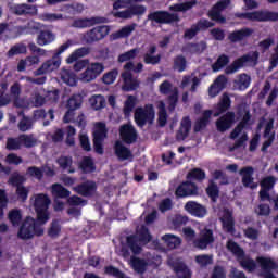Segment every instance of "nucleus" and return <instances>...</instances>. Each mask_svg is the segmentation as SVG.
Instances as JSON below:
<instances>
[{"label": "nucleus", "mask_w": 278, "mask_h": 278, "mask_svg": "<svg viewBox=\"0 0 278 278\" xmlns=\"http://www.w3.org/2000/svg\"><path fill=\"white\" fill-rule=\"evenodd\" d=\"M207 175L200 167H194L188 172L185 181L180 182L175 190L176 199H187V197H199V186L203 184ZM197 181V182H194Z\"/></svg>", "instance_id": "obj_1"}, {"label": "nucleus", "mask_w": 278, "mask_h": 278, "mask_svg": "<svg viewBox=\"0 0 278 278\" xmlns=\"http://www.w3.org/2000/svg\"><path fill=\"white\" fill-rule=\"evenodd\" d=\"M42 225L45 224H41L37 217L28 216L20 226L17 237L20 240H31L34 236H43L45 228H42Z\"/></svg>", "instance_id": "obj_2"}, {"label": "nucleus", "mask_w": 278, "mask_h": 278, "mask_svg": "<svg viewBox=\"0 0 278 278\" xmlns=\"http://www.w3.org/2000/svg\"><path fill=\"white\" fill-rule=\"evenodd\" d=\"M73 47V40L68 39L65 43L61 45L52 59L42 63V65L35 71V76L40 77V75H47V73H52V71H56L60 68V64H62V60H60V55L71 49Z\"/></svg>", "instance_id": "obj_3"}, {"label": "nucleus", "mask_w": 278, "mask_h": 278, "mask_svg": "<svg viewBox=\"0 0 278 278\" xmlns=\"http://www.w3.org/2000/svg\"><path fill=\"white\" fill-rule=\"evenodd\" d=\"M226 247L228 251H230V253L237 257L243 270H247L248 273H254V270L257 268V263L244 254V249H242L240 244L233 240H228Z\"/></svg>", "instance_id": "obj_4"}, {"label": "nucleus", "mask_w": 278, "mask_h": 278, "mask_svg": "<svg viewBox=\"0 0 278 278\" xmlns=\"http://www.w3.org/2000/svg\"><path fill=\"white\" fill-rule=\"evenodd\" d=\"M235 18L252 21L256 23H277L278 12L268 10L253 11L247 13L237 12L235 13Z\"/></svg>", "instance_id": "obj_5"}, {"label": "nucleus", "mask_w": 278, "mask_h": 278, "mask_svg": "<svg viewBox=\"0 0 278 278\" xmlns=\"http://www.w3.org/2000/svg\"><path fill=\"white\" fill-rule=\"evenodd\" d=\"M49 205H51V199L45 193H39L35 198V212L37 214V220L41 225H47L51 219V213L49 212Z\"/></svg>", "instance_id": "obj_6"}, {"label": "nucleus", "mask_w": 278, "mask_h": 278, "mask_svg": "<svg viewBox=\"0 0 278 278\" xmlns=\"http://www.w3.org/2000/svg\"><path fill=\"white\" fill-rule=\"evenodd\" d=\"M135 123L137 127H144L146 125H153L155 121V108L153 104H146L144 106H138L135 110Z\"/></svg>", "instance_id": "obj_7"}, {"label": "nucleus", "mask_w": 278, "mask_h": 278, "mask_svg": "<svg viewBox=\"0 0 278 278\" xmlns=\"http://www.w3.org/2000/svg\"><path fill=\"white\" fill-rule=\"evenodd\" d=\"M92 138L94 153H97L98 155H103V153H105V148L103 144L108 139V126L105 125V123H96Z\"/></svg>", "instance_id": "obj_8"}, {"label": "nucleus", "mask_w": 278, "mask_h": 278, "mask_svg": "<svg viewBox=\"0 0 278 278\" xmlns=\"http://www.w3.org/2000/svg\"><path fill=\"white\" fill-rule=\"evenodd\" d=\"M86 55H90V48L81 47L76 49L70 56L66 59L67 64H74V71L79 73V71H84L90 61L88 59L79 60V58H86Z\"/></svg>", "instance_id": "obj_9"}, {"label": "nucleus", "mask_w": 278, "mask_h": 278, "mask_svg": "<svg viewBox=\"0 0 278 278\" xmlns=\"http://www.w3.org/2000/svg\"><path fill=\"white\" fill-rule=\"evenodd\" d=\"M148 21L156 23L157 25H173V23H179L180 18L177 13L159 10L148 14Z\"/></svg>", "instance_id": "obj_10"}, {"label": "nucleus", "mask_w": 278, "mask_h": 278, "mask_svg": "<svg viewBox=\"0 0 278 278\" xmlns=\"http://www.w3.org/2000/svg\"><path fill=\"white\" fill-rule=\"evenodd\" d=\"M260 60V52L254 51L249 54H244L238 59H236L230 65L226 66L225 73L226 75H233V73H238L240 68L244 66L247 62H255Z\"/></svg>", "instance_id": "obj_11"}, {"label": "nucleus", "mask_w": 278, "mask_h": 278, "mask_svg": "<svg viewBox=\"0 0 278 278\" xmlns=\"http://www.w3.org/2000/svg\"><path fill=\"white\" fill-rule=\"evenodd\" d=\"M110 34V26H97L87 31L83 40L86 42V45H94V42H99L100 40H103L105 36Z\"/></svg>", "instance_id": "obj_12"}, {"label": "nucleus", "mask_w": 278, "mask_h": 278, "mask_svg": "<svg viewBox=\"0 0 278 278\" xmlns=\"http://www.w3.org/2000/svg\"><path fill=\"white\" fill-rule=\"evenodd\" d=\"M231 5V0H220L218 1L212 10L208 12L211 21L225 25L227 23V17L223 16V11L227 10Z\"/></svg>", "instance_id": "obj_13"}, {"label": "nucleus", "mask_w": 278, "mask_h": 278, "mask_svg": "<svg viewBox=\"0 0 278 278\" xmlns=\"http://www.w3.org/2000/svg\"><path fill=\"white\" fill-rule=\"evenodd\" d=\"M103 71H105V65H103V63H90L88 64L86 71L80 75V79L81 81L86 83L94 81V79H97V77H99Z\"/></svg>", "instance_id": "obj_14"}, {"label": "nucleus", "mask_w": 278, "mask_h": 278, "mask_svg": "<svg viewBox=\"0 0 278 278\" xmlns=\"http://www.w3.org/2000/svg\"><path fill=\"white\" fill-rule=\"evenodd\" d=\"M73 190L74 192H76V194H79L80 197H85L86 199H92V197L97 194L98 186L97 182L93 180H86L76 185Z\"/></svg>", "instance_id": "obj_15"}, {"label": "nucleus", "mask_w": 278, "mask_h": 278, "mask_svg": "<svg viewBox=\"0 0 278 278\" xmlns=\"http://www.w3.org/2000/svg\"><path fill=\"white\" fill-rule=\"evenodd\" d=\"M275 184H277V178H275V176H266L261 180V190L258 192L260 201H273L270 190L275 188Z\"/></svg>", "instance_id": "obj_16"}, {"label": "nucleus", "mask_w": 278, "mask_h": 278, "mask_svg": "<svg viewBox=\"0 0 278 278\" xmlns=\"http://www.w3.org/2000/svg\"><path fill=\"white\" fill-rule=\"evenodd\" d=\"M138 242L140 241L138 240V237L136 235L128 236L126 238V247L122 248L123 257H129L131 253L134 255H140V253H142V247H140ZM129 250L131 251V253L129 252Z\"/></svg>", "instance_id": "obj_17"}, {"label": "nucleus", "mask_w": 278, "mask_h": 278, "mask_svg": "<svg viewBox=\"0 0 278 278\" xmlns=\"http://www.w3.org/2000/svg\"><path fill=\"white\" fill-rule=\"evenodd\" d=\"M144 12H147V7L142 4H132L125 11H117L113 13V16H115V18L128 20L134 18V16H142Z\"/></svg>", "instance_id": "obj_18"}, {"label": "nucleus", "mask_w": 278, "mask_h": 278, "mask_svg": "<svg viewBox=\"0 0 278 278\" xmlns=\"http://www.w3.org/2000/svg\"><path fill=\"white\" fill-rule=\"evenodd\" d=\"M208 244H214V231L210 228H204L200 232V237L193 241V247L200 249V251H205Z\"/></svg>", "instance_id": "obj_19"}, {"label": "nucleus", "mask_w": 278, "mask_h": 278, "mask_svg": "<svg viewBox=\"0 0 278 278\" xmlns=\"http://www.w3.org/2000/svg\"><path fill=\"white\" fill-rule=\"evenodd\" d=\"M121 139L125 144H134L138 141V131L131 124H124L119 127Z\"/></svg>", "instance_id": "obj_20"}, {"label": "nucleus", "mask_w": 278, "mask_h": 278, "mask_svg": "<svg viewBox=\"0 0 278 278\" xmlns=\"http://www.w3.org/2000/svg\"><path fill=\"white\" fill-rule=\"evenodd\" d=\"M236 123V113L228 111L226 114L222 115L216 122V129L219 134H225L228 129H231Z\"/></svg>", "instance_id": "obj_21"}, {"label": "nucleus", "mask_w": 278, "mask_h": 278, "mask_svg": "<svg viewBox=\"0 0 278 278\" xmlns=\"http://www.w3.org/2000/svg\"><path fill=\"white\" fill-rule=\"evenodd\" d=\"M222 223V228L226 233H236V217H233V212L229 208H225L223 216L219 218Z\"/></svg>", "instance_id": "obj_22"}, {"label": "nucleus", "mask_w": 278, "mask_h": 278, "mask_svg": "<svg viewBox=\"0 0 278 278\" xmlns=\"http://www.w3.org/2000/svg\"><path fill=\"white\" fill-rule=\"evenodd\" d=\"M103 23H108V18L101 16L94 17H84L74 20L72 27H76L77 29H86V27H94V25H101Z\"/></svg>", "instance_id": "obj_23"}, {"label": "nucleus", "mask_w": 278, "mask_h": 278, "mask_svg": "<svg viewBox=\"0 0 278 278\" xmlns=\"http://www.w3.org/2000/svg\"><path fill=\"white\" fill-rule=\"evenodd\" d=\"M255 168H253V166H245L239 170L244 188H250L251 190L257 188V182H255V178H253Z\"/></svg>", "instance_id": "obj_24"}, {"label": "nucleus", "mask_w": 278, "mask_h": 278, "mask_svg": "<svg viewBox=\"0 0 278 278\" xmlns=\"http://www.w3.org/2000/svg\"><path fill=\"white\" fill-rule=\"evenodd\" d=\"M185 212L195 218H205L207 216V207L197 201H188L185 204Z\"/></svg>", "instance_id": "obj_25"}, {"label": "nucleus", "mask_w": 278, "mask_h": 278, "mask_svg": "<svg viewBox=\"0 0 278 278\" xmlns=\"http://www.w3.org/2000/svg\"><path fill=\"white\" fill-rule=\"evenodd\" d=\"M12 12L15 16H36L38 7L28 3L15 4L12 7Z\"/></svg>", "instance_id": "obj_26"}, {"label": "nucleus", "mask_w": 278, "mask_h": 278, "mask_svg": "<svg viewBox=\"0 0 278 278\" xmlns=\"http://www.w3.org/2000/svg\"><path fill=\"white\" fill-rule=\"evenodd\" d=\"M192 129V121L190 119V116H185L181 122L179 129L176 132V140L178 142H181L190 136V131Z\"/></svg>", "instance_id": "obj_27"}, {"label": "nucleus", "mask_w": 278, "mask_h": 278, "mask_svg": "<svg viewBox=\"0 0 278 278\" xmlns=\"http://www.w3.org/2000/svg\"><path fill=\"white\" fill-rule=\"evenodd\" d=\"M29 27L27 26H14V25H8L7 23L0 24V36L3 34V31L8 30L11 38H20V36H23L27 34V30Z\"/></svg>", "instance_id": "obj_28"}, {"label": "nucleus", "mask_w": 278, "mask_h": 278, "mask_svg": "<svg viewBox=\"0 0 278 278\" xmlns=\"http://www.w3.org/2000/svg\"><path fill=\"white\" fill-rule=\"evenodd\" d=\"M113 149H114V154L122 162H125V160H129V157H134L131 150L125 147V144H123V141H119V140L115 141Z\"/></svg>", "instance_id": "obj_29"}, {"label": "nucleus", "mask_w": 278, "mask_h": 278, "mask_svg": "<svg viewBox=\"0 0 278 278\" xmlns=\"http://www.w3.org/2000/svg\"><path fill=\"white\" fill-rule=\"evenodd\" d=\"M250 36H253V29L249 27H243L239 30H235L228 35V40L231 42H242V40H247V38H250Z\"/></svg>", "instance_id": "obj_30"}, {"label": "nucleus", "mask_w": 278, "mask_h": 278, "mask_svg": "<svg viewBox=\"0 0 278 278\" xmlns=\"http://www.w3.org/2000/svg\"><path fill=\"white\" fill-rule=\"evenodd\" d=\"M130 266L138 275H144V273H147V266H149V263L144 258L132 255L130 256Z\"/></svg>", "instance_id": "obj_31"}, {"label": "nucleus", "mask_w": 278, "mask_h": 278, "mask_svg": "<svg viewBox=\"0 0 278 278\" xmlns=\"http://www.w3.org/2000/svg\"><path fill=\"white\" fill-rule=\"evenodd\" d=\"M56 164L60 166L62 170H67V173H75V168L73 167V156L71 155H61L56 159Z\"/></svg>", "instance_id": "obj_32"}, {"label": "nucleus", "mask_w": 278, "mask_h": 278, "mask_svg": "<svg viewBox=\"0 0 278 278\" xmlns=\"http://www.w3.org/2000/svg\"><path fill=\"white\" fill-rule=\"evenodd\" d=\"M205 49H207V43L205 41H200L198 43H187L184 47V51H187V53H191L192 55H201Z\"/></svg>", "instance_id": "obj_33"}, {"label": "nucleus", "mask_w": 278, "mask_h": 278, "mask_svg": "<svg viewBox=\"0 0 278 278\" xmlns=\"http://www.w3.org/2000/svg\"><path fill=\"white\" fill-rule=\"evenodd\" d=\"M55 40V34L51 30H40L38 37H37V45L39 47H45L47 45H51Z\"/></svg>", "instance_id": "obj_34"}, {"label": "nucleus", "mask_w": 278, "mask_h": 278, "mask_svg": "<svg viewBox=\"0 0 278 278\" xmlns=\"http://www.w3.org/2000/svg\"><path fill=\"white\" fill-rule=\"evenodd\" d=\"M206 194L211 199L213 203H216L218 201V197L220 194V189L218 188V185L214 180H208V186L206 188Z\"/></svg>", "instance_id": "obj_35"}, {"label": "nucleus", "mask_w": 278, "mask_h": 278, "mask_svg": "<svg viewBox=\"0 0 278 278\" xmlns=\"http://www.w3.org/2000/svg\"><path fill=\"white\" fill-rule=\"evenodd\" d=\"M174 270L179 278H192L190 268L185 263L178 262L174 264Z\"/></svg>", "instance_id": "obj_36"}, {"label": "nucleus", "mask_w": 278, "mask_h": 278, "mask_svg": "<svg viewBox=\"0 0 278 278\" xmlns=\"http://www.w3.org/2000/svg\"><path fill=\"white\" fill-rule=\"evenodd\" d=\"M135 236L137 237V240L141 242V244H149V242L153 240V237L151 236V232L147 226H141Z\"/></svg>", "instance_id": "obj_37"}, {"label": "nucleus", "mask_w": 278, "mask_h": 278, "mask_svg": "<svg viewBox=\"0 0 278 278\" xmlns=\"http://www.w3.org/2000/svg\"><path fill=\"white\" fill-rule=\"evenodd\" d=\"M9 222L13 227H21V223L23 222V213L21 210L13 208L8 214Z\"/></svg>", "instance_id": "obj_38"}, {"label": "nucleus", "mask_w": 278, "mask_h": 278, "mask_svg": "<svg viewBox=\"0 0 278 278\" xmlns=\"http://www.w3.org/2000/svg\"><path fill=\"white\" fill-rule=\"evenodd\" d=\"M52 194L58 199H68L71 197V191L61 184H54L52 185Z\"/></svg>", "instance_id": "obj_39"}, {"label": "nucleus", "mask_w": 278, "mask_h": 278, "mask_svg": "<svg viewBox=\"0 0 278 278\" xmlns=\"http://www.w3.org/2000/svg\"><path fill=\"white\" fill-rule=\"evenodd\" d=\"M162 240L165 242L167 249H177L181 244V238L170 233L164 235Z\"/></svg>", "instance_id": "obj_40"}, {"label": "nucleus", "mask_w": 278, "mask_h": 278, "mask_svg": "<svg viewBox=\"0 0 278 278\" xmlns=\"http://www.w3.org/2000/svg\"><path fill=\"white\" fill-rule=\"evenodd\" d=\"M81 103H84V98L81 97V94L77 93V94H73L68 100H67V104L66 108L67 110H79V108H81Z\"/></svg>", "instance_id": "obj_41"}, {"label": "nucleus", "mask_w": 278, "mask_h": 278, "mask_svg": "<svg viewBox=\"0 0 278 278\" xmlns=\"http://www.w3.org/2000/svg\"><path fill=\"white\" fill-rule=\"evenodd\" d=\"M26 175L37 179L38 181H42L45 178V167L30 166L26 169Z\"/></svg>", "instance_id": "obj_42"}, {"label": "nucleus", "mask_w": 278, "mask_h": 278, "mask_svg": "<svg viewBox=\"0 0 278 278\" xmlns=\"http://www.w3.org/2000/svg\"><path fill=\"white\" fill-rule=\"evenodd\" d=\"M79 168L83 170V173H94L97 170V166H94V161H92V157L85 156L83 161L79 164Z\"/></svg>", "instance_id": "obj_43"}, {"label": "nucleus", "mask_w": 278, "mask_h": 278, "mask_svg": "<svg viewBox=\"0 0 278 278\" xmlns=\"http://www.w3.org/2000/svg\"><path fill=\"white\" fill-rule=\"evenodd\" d=\"M188 66V61L186 60V56L184 54L176 55L174 58V71H177L178 73H184Z\"/></svg>", "instance_id": "obj_44"}, {"label": "nucleus", "mask_w": 278, "mask_h": 278, "mask_svg": "<svg viewBox=\"0 0 278 278\" xmlns=\"http://www.w3.org/2000/svg\"><path fill=\"white\" fill-rule=\"evenodd\" d=\"M137 27H138V24L136 23L122 27L119 30L116 31V38H129L131 34L136 31Z\"/></svg>", "instance_id": "obj_45"}, {"label": "nucleus", "mask_w": 278, "mask_h": 278, "mask_svg": "<svg viewBox=\"0 0 278 278\" xmlns=\"http://www.w3.org/2000/svg\"><path fill=\"white\" fill-rule=\"evenodd\" d=\"M27 179L25 176L20 175L18 172H14L10 177L8 184L13 186V188H21Z\"/></svg>", "instance_id": "obj_46"}, {"label": "nucleus", "mask_w": 278, "mask_h": 278, "mask_svg": "<svg viewBox=\"0 0 278 278\" xmlns=\"http://www.w3.org/2000/svg\"><path fill=\"white\" fill-rule=\"evenodd\" d=\"M27 53V46L25 43H16L10 48L7 52L8 58H14V55H23Z\"/></svg>", "instance_id": "obj_47"}, {"label": "nucleus", "mask_w": 278, "mask_h": 278, "mask_svg": "<svg viewBox=\"0 0 278 278\" xmlns=\"http://www.w3.org/2000/svg\"><path fill=\"white\" fill-rule=\"evenodd\" d=\"M62 233V225L60 224V219H53L48 229L49 238H58Z\"/></svg>", "instance_id": "obj_48"}, {"label": "nucleus", "mask_w": 278, "mask_h": 278, "mask_svg": "<svg viewBox=\"0 0 278 278\" xmlns=\"http://www.w3.org/2000/svg\"><path fill=\"white\" fill-rule=\"evenodd\" d=\"M157 123L160 127H166V123H168V113L166 112V104L164 102H161L159 105Z\"/></svg>", "instance_id": "obj_49"}, {"label": "nucleus", "mask_w": 278, "mask_h": 278, "mask_svg": "<svg viewBox=\"0 0 278 278\" xmlns=\"http://www.w3.org/2000/svg\"><path fill=\"white\" fill-rule=\"evenodd\" d=\"M89 103L93 110H103L105 108V97L101 94L92 96L89 99Z\"/></svg>", "instance_id": "obj_50"}, {"label": "nucleus", "mask_w": 278, "mask_h": 278, "mask_svg": "<svg viewBox=\"0 0 278 278\" xmlns=\"http://www.w3.org/2000/svg\"><path fill=\"white\" fill-rule=\"evenodd\" d=\"M229 64V55L227 54H222L217 58L216 62L212 65V70L214 73H218L220 68H225Z\"/></svg>", "instance_id": "obj_51"}, {"label": "nucleus", "mask_w": 278, "mask_h": 278, "mask_svg": "<svg viewBox=\"0 0 278 278\" xmlns=\"http://www.w3.org/2000/svg\"><path fill=\"white\" fill-rule=\"evenodd\" d=\"M137 99L135 96H128L127 100L124 103V116H129L131 112H134V108H136Z\"/></svg>", "instance_id": "obj_52"}, {"label": "nucleus", "mask_w": 278, "mask_h": 278, "mask_svg": "<svg viewBox=\"0 0 278 278\" xmlns=\"http://www.w3.org/2000/svg\"><path fill=\"white\" fill-rule=\"evenodd\" d=\"M178 102H179V90L175 88L173 90V93L167 97V105H168L169 112L175 111Z\"/></svg>", "instance_id": "obj_53"}, {"label": "nucleus", "mask_w": 278, "mask_h": 278, "mask_svg": "<svg viewBox=\"0 0 278 278\" xmlns=\"http://www.w3.org/2000/svg\"><path fill=\"white\" fill-rule=\"evenodd\" d=\"M231 108V98H229V94L224 93L220 102L217 104V110L219 114H224V112H227Z\"/></svg>", "instance_id": "obj_54"}, {"label": "nucleus", "mask_w": 278, "mask_h": 278, "mask_svg": "<svg viewBox=\"0 0 278 278\" xmlns=\"http://www.w3.org/2000/svg\"><path fill=\"white\" fill-rule=\"evenodd\" d=\"M7 149L8 151H18V149H21L22 142H21V136H18L17 138L14 137H9L7 139Z\"/></svg>", "instance_id": "obj_55"}, {"label": "nucleus", "mask_w": 278, "mask_h": 278, "mask_svg": "<svg viewBox=\"0 0 278 278\" xmlns=\"http://www.w3.org/2000/svg\"><path fill=\"white\" fill-rule=\"evenodd\" d=\"M18 130L25 134V131H29L31 127H34V123L31 122V118L23 115L22 119L20 121L18 125Z\"/></svg>", "instance_id": "obj_56"}, {"label": "nucleus", "mask_w": 278, "mask_h": 278, "mask_svg": "<svg viewBox=\"0 0 278 278\" xmlns=\"http://www.w3.org/2000/svg\"><path fill=\"white\" fill-rule=\"evenodd\" d=\"M194 25L198 31H207V29L214 27L216 24L207 18H201Z\"/></svg>", "instance_id": "obj_57"}, {"label": "nucleus", "mask_w": 278, "mask_h": 278, "mask_svg": "<svg viewBox=\"0 0 278 278\" xmlns=\"http://www.w3.org/2000/svg\"><path fill=\"white\" fill-rule=\"evenodd\" d=\"M105 275H109V277H115V278H124L125 273H123L117 267H114V265H109L104 267Z\"/></svg>", "instance_id": "obj_58"}, {"label": "nucleus", "mask_w": 278, "mask_h": 278, "mask_svg": "<svg viewBox=\"0 0 278 278\" xmlns=\"http://www.w3.org/2000/svg\"><path fill=\"white\" fill-rule=\"evenodd\" d=\"M20 140L22 142V146H24L26 149H31L33 147H36V139L31 135H20Z\"/></svg>", "instance_id": "obj_59"}, {"label": "nucleus", "mask_w": 278, "mask_h": 278, "mask_svg": "<svg viewBox=\"0 0 278 278\" xmlns=\"http://www.w3.org/2000/svg\"><path fill=\"white\" fill-rule=\"evenodd\" d=\"M61 79L67 86H77V78L75 77V74L71 72H63L61 75Z\"/></svg>", "instance_id": "obj_60"}, {"label": "nucleus", "mask_w": 278, "mask_h": 278, "mask_svg": "<svg viewBox=\"0 0 278 278\" xmlns=\"http://www.w3.org/2000/svg\"><path fill=\"white\" fill-rule=\"evenodd\" d=\"M136 55H138V48H134L123 54H119L118 62H129V60H135Z\"/></svg>", "instance_id": "obj_61"}, {"label": "nucleus", "mask_w": 278, "mask_h": 278, "mask_svg": "<svg viewBox=\"0 0 278 278\" xmlns=\"http://www.w3.org/2000/svg\"><path fill=\"white\" fill-rule=\"evenodd\" d=\"M116 77H118V70H112L103 75L102 81L103 84H106V86H110L116 81Z\"/></svg>", "instance_id": "obj_62"}, {"label": "nucleus", "mask_w": 278, "mask_h": 278, "mask_svg": "<svg viewBox=\"0 0 278 278\" xmlns=\"http://www.w3.org/2000/svg\"><path fill=\"white\" fill-rule=\"evenodd\" d=\"M238 88L240 90H247V88H249V86H251V76L247 75V74H241L239 76V80H238Z\"/></svg>", "instance_id": "obj_63"}, {"label": "nucleus", "mask_w": 278, "mask_h": 278, "mask_svg": "<svg viewBox=\"0 0 278 278\" xmlns=\"http://www.w3.org/2000/svg\"><path fill=\"white\" fill-rule=\"evenodd\" d=\"M187 224H188V216H184V215H176L172 220V225L176 229H181Z\"/></svg>", "instance_id": "obj_64"}]
</instances>
